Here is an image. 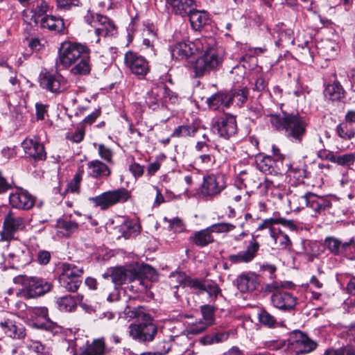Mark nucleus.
<instances>
[{
    "instance_id": "obj_1",
    "label": "nucleus",
    "mask_w": 355,
    "mask_h": 355,
    "mask_svg": "<svg viewBox=\"0 0 355 355\" xmlns=\"http://www.w3.org/2000/svg\"><path fill=\"white\" fill-rule=\"evenodd\" d=\"M272 128L282 132L292 142L301 143L306 132L307 121L299 114L271 113L266 115Z\"/></svg>"
},
{
    "instance_id": "obj_2",
    "label": "nucleus",
    "mask_w": 355,
    "mask_h": 355,
    "mask_svg": "<svg viewBox=\"0 0 355 355\" xmlns=\"http://www.w3.org/2000/svg\"><path fill=\"white\" fill-rule=\"evenodd\" d=\"M131 312L130 317L137 318V321L128 327L130 337L142 344L153 342L158 333V327L154 323L152 316L144 313L140 307L134 308Z\"/></svg>"
},
{
    "instance_id": "obj_3",
    "label": "nucleus",
    "mask_w": 355,
    "mask_h": 355,
    "mask_svg": "<svg viewBox=\"0 0 355 355\" xmlns=\"http://www.w3.org/2000/svg\"><path fill=\"white\" fill-rule=\"evenodd\" d=\"M178 101V95L172 92L164 83L153 84L147 92L145 102L153 110H157L166 103H175Z\"/></svg>"
},
{
    "instance_id": "obj_4",
    "label": "nucleus",
    "mask_w": 355,
    "mask_h": 355,
    "mask_svg": "<svg viewBox=\"0 0 355 355\" xmlns=\"http://www.w3.org/2000/svg\"><path fill=\"white\" fill-rule=\"evenodd\" d=\"M318 344L300 331H293L289 335L285 348V355H302L311 353Z\"/></svg>"
},
{
    "instance_id": "obj_5",
    "label": "nucleus",
    "mask_w": 355,
    "mask_h": 355,
    "mask_svg": "<svg viewBox=\"0 0 355 355\" xmlns=\"http://www.w3.org/2000/svg\"><path fill=\"white\" fill-rule=\"evenodd\" d=\"M21 284V295L24 298H36L49 293L52 284L46 279L37 277L21 276L17 278Z\"/></svg>"
},
{
    "instance_id": "obj_6",
    "label": "nucleus",
    "mask_w": 355,
    "mask_h": 355,
    "mask_svg": "<svg viewBox=\"0 0 355 355\" xmlns=\"http://www.w3.org/2000/svg\"><path fill=\"white\" fill-rule=\"evenodd\" d=\"M88 52L91 51L85 44L71 42L63 43L59 51L56 64L61 65L64 69H68L76 60Z\"/></svg>"
},
{
    "instance_id": "obj_7",
    "label": "nucleus",
    "mask_w": 355,
    "mask_h": 355,
    "mask_svg": "<svg viewBox=\"0 0 355 355\" xmlns=\"http://www.w3.org/2000/svg\"><path fill=\"white\" fill-rule=\"evenodd\" d=\"M130 192L125 188L110 190L89 200L95 207L105 210L116 204L124 203L130 198Z\"/></svg>"
},
{
    "instance_id": "obj_8",
    "label": "nucleus",
    "mask_w": 355,
    "mask_h": 355,
    "mask_svg": "<svg viewBox=\"0 0 355 355\" xmlns=\"http://www.w3.org/2000/svg\"><path fill=\"white\" fill-rule=\"evenodd\" d=\"M38 79L43 89L55 94L65 92L69 86L67 79L57 71L43 70Z\"/></svg>"
},
{
    "instance_id": "obj_9",
    "label": "nucleus",
    "mask_w": 355,
    "mask_h": 355,
    "mask_svg": "<svg viewBox=\"0 0 355 355\" xmlns=\"http://www.w3.org/2000/svg\"><path fill=\"white\" fill-rule=\"evenodd\" d=\"M211 130L214 135H217L221 138L230 139L237 133L236 116L227 113L214 118L211 124Z\"/></svg>"
},
{
    "instance_id": "obj_10",
    "label": "nucleus",
    "mask_w": 355,
    "mask_h": 355,
    "mask_svg": "<svg viewBox=\"0 0 355 355\" xmlns=\"http://www.w3.org/2000/svg\"><path fill=\"white\" fill-rule=\"evenodd\" d=\"M324 245L333 255L355 259V239L352 237L348 241H343L334 236H327Z\"/></svg>"
},
{
    "instance_id": "obj_11",
    "label": "nucleus",
    "mask_w": 355,
    "mask_h": 355,
    "mask_svg": "<svg viewBox=\"0 0 355 355\" xmlns=\"http://www.w3.org/2000/svg\"><path fill=\"white\" fill-rule=\"evenodd\" d=\"M221 58L214 49H209L196 59L192 65L196 77H201L211 70L215 69L220 63Z\"/></svg>"
},
{
    "instance_id": "obj_12",
    "label": "nucleus",
    "mask_w": 355,
    "mask_h": 355,
    "mask_svg": "<svg viewBox=\"0 0 355 355\" xmlns=\"http://www.w3.org/2000/svg\"><path fill=\"white\" fill-rule=\"evenodd\" d=\"M26 227L24 217L16 216L10 211L5 216L3 230L0 232V242L15 240V234Z\"/></svg>"
},
{
    "instance_id": "obj_13",
    "label": "nucleus",
    "mask_w": 355,
    "mask_h": 355,
    "mask_svg": "<svg viewBox=\"0 0 355 355\" xmlns=\"http://www.w3.org/2000/svg\"><path fill=\"white\" fill-rule=\"evenodd\" d=\"M124 63L130 71L139 78H144L150 71L146 58L137 52L129 51L125 53Z\"/></svg>"
},
{
    "instance_id": "obj_14",
    "label": "nucleus",
    "mask_w": 355,
    "mask_h": 355,
    "mask_svg": "<svg viewBox=\"0 0 355 355\" xmlns=\"http://www.w3.org/2000/svg\"><path fill=\"white\" fill-rule=\"evenodd\" d=\"M6 247L7 253H3L6 261H8L10 268H16L19 265L28 263V250L27 247L19 242L10 243L8 241Z\"/></svg>"
},
{
    "instance_id": "obj_15",
    "label": "nucleus",
    "mask_w": 355,
    "mask_h": 355,
    "mask_svg": "<svg viewBox=\"0 0 355 355\" xmlns=\"http://www.w3.org/2000/svg\"><path fill=\"white\" fill-rule=\"evenodd\" d=\"M226 187L225 176L221 173L204 176L202 193L207 196H218Z\"/></svg>"
},
{
    "instance_id": "obj_16",
    "label": "nucleus",
    "mask_w": 355,
    "mask_h": 355,
    "mask_svg": "<svg viewBox=\"0 0 355 355\" xmlns=\"http://www.w3.org/2000/svg\"><path fill=\"white\" fill-rule=\"evenodd\" d=\"M31 318L43 319L42 322H36L33 326L35 328L49 331L53 335L61 333L62 327L56 322H53L48 316V309L46 307H34L29 311Z\"/></svg>"
},
{
    "instance_id": "obj_17",
    "label": "nucleus",
    "mask_w": 355,
    "mask_h": 355,
    "mask_svg": "<svg viewBox=\"0 0 355 355\" xmlns=\"http://www.w3.org/2000/svg\"><path fill=\"white\" fill-rule=\"evenodd\" d=\"M137 273L135 280V285H130L127 287L130 291L136 293L146 292L148 287V282L146 279H153L155 275V269L147 264H141L137 267H132Z\"/></svg>"
},
{
    "instance_id": "obj_18",
    "label": "nucleus",
    "mask_w": 355,
    "mask_h": 355,
    "mask_svg": "<svg viewBox=\"0 0 355 355\" xmlns=\"http://www.w3.org/2000/svg\"><path fill=\"white\" fill-rule=\"evenodd\" d=\"M270 297L272 306L285 312L295 310L298 299L292 293L284 290H275Z\"/></svg>"
},
{
    "instance_id": "obj_19",
    "label": "nucleus",
    "mask_w": 355,
    "mask_h": 355,
    "mask_svg": "<svg viewBox=\"0 0 355 355\" xmlns=\"http://www.w3.org/2000/svg\"><path fill=\"white\" fill-rule=\"evenodd\" d=\"M136 274L132 267L128 268L116 267L110 268L107 272L103 275V277L105 279L110 277L112 282L114 284L115 286L128 282H131L132 283V285H135Z\"/></svg>"
},
{
    "instance_id": "obj_20",
    "label": "nucleus",
    "mask_w": 355,
    "mask_h": 355,
    "mask_svg": "<svg viewBox=\"0 0 355 355\" xmlns=\"http://www.w3.org/2000/svg\"><path fill=\"white\" fill-rule=\"evenodd\" d=\"M26 156L34 162L45 160L46 153L44 145L35 137H27L21 142Z\"/></svg>"
},
{
    "instance_id": "obj_21",
    "label": "nucleus",
    "mask_w": 355,
    "mask_h": 355,
    "mask_svg": "<svg viewBox=\"0 0 355 355\" xmlns=\"http://www.w3.org/2000/svg\"><path fill=\"white\" fill-rule=\"evenodd\" d=\"M0 327L6 336L13 339H23L26 336L25 327L21 323L16 322L13 316L1 320Z\"/></svg>"
},
{
    "instance_id": "obj_22",
    "label": "nucleus",
    "mask_w": 355,
    "mask_h": 355,
    "mask_svg": "<svg viewBox=\"0 0 355 355\" xmlns=\"http://www.w3.org/2000/svg\"><path fill=\"white\" fill-rule=\"evenodd\" d=\"M9 201L12 207L28 210L33 207L35 198L27 191L19 189L10 194Z\"/></svg>"
},
{
    "instance_id": "obj_23",
    "label": "nucleus",
    "mask_w": 355,
    "mask_h": 355,
    "mask_svg": "<svg viewBox=\"0 0 355 355\" xmlns=\"http://www.w3.org/2000/svg\"><path fill=\"white\" fill-rule=\"evenodd\" d=\"M83 295H66L57 297L55 303L60 311L71 313L76 311L78 304H80L84 309L85 308L86 305L83 303Z\"/></svg>"
},
{
    "instance_id": "obj_24",
    "label": "nucleus",
    "mask_w": 355,
    "mask_h": 355,
    "mask_svg": "<svg viewBox=\"0 0 355 355\" xmlns=\"http://www.w3.org/2000/svg\"><path fill=\"white\" fill-rule=\"evenodd\" d=\"M96 21L97 25L95 26V33L100 37L112 36L116 33V28L113 21L104 15L96 17ZM100 38H98L96 42H98Z\"/></svg>"
},
{
    "instance_id": "obj_25",
    "label": "nucleus",
    "mask_w": 355,
    "mask_h": 355,
    "mask_svg": "<svg viewBox=\"0 0 355 355\" xmlns=\"http://www.w3.org/2000/svg\"><path fill=\"white\" fill-rule=\"evenodd\" d=\"M332 206L331 200L327 196H320L313 193H310L307 207L313 212L314 216L322 214Z\"/></svg>"
},
{
    "instance_id": "obj_26",
    "label": "nucleus",
    "mask_w": 355,
    "mask_h": 355,
    "mask_svg": "<svg viewBox=\"0 0 355 355\" xmlns=\"http://www.w3.org/2000/svg\"><path fill=\"white\" fill-rule=\"evenodd\" d=\"M166 8L181 17L187 16L193 8V0H165Z\"/></svg>"
},
{
    "instance_id": "obj_27",
    "label": "nucleus",
    "mask_w": 355,
    "mask_h": 355,
    "mask_svg": "<svg viewBox=\"0 0 355 355\" xmlns=\"http://www.w3.org/2000/svg\"><path fill=\"white\" fill-rule=\"evenodd\" d=\"M236 285L241 293L253 291L259 285V277L254 272L243 273L237 277Z\"/></svg>"
},
{
    "instance_id": "obj_28",
    "label": "nucleus",
    "mask_w": 355,
    "mask_h": 355,
    "mask_svg": "<svg viewBox=\"0 0 355 355\" xmlns=\"http://www.w3.org/2000/svg\"><path fill=\"white\" fill-rule=\"evenodd\" d=\"M35 22L39 24L41 28H46L50 31L61 33L65 28L63 19L54 15H46L41 19H35Z\"/></svg>"
},
{
    "instance_id": "obj_29",
    "label": "nucleus",
    "mask_w": 355,
    "mask_h": 355,
    "mask_svg": "<svg viewBox=\"0 0 355 355\" xmlns=\"http://www.w3.org/2000/svg\"><path fill=\"white\" fill-rule=\"evenodd\" d=\"M348 343L336 349L325 351L327 355H355V324L347 330Z\"/></svg>"
},
{
    "instance_id": "obj_30",
    "label": "nucleus",
    "mask_w": 355,
    "mask_h": 355,
    "mask_svg": "<svg viewBox=\"0 0 355 355\" xmlns=\"http://www.w3.org/2000/svg\"><path fill=\"white\" fill-rule=\"evenodd\" d=\"M170 49L171 57L176 60H186L194 53L193 45L189 41L178 42Z\"/></svg>"
},
{
    "instance_id": "obj_31",
    "label": "nucleus",
    "mask_w": 355,
    "mask_h": 355,
    "mask_svg": "<svg viewBox=\"0 0 355 355\" xmlns=\"http://www.w3.org/2000/svg\"><path fill=\"white\" fill-rule=\"evenodd\" d=\"M70 73L76 76H83L90 74L92 70L90 52L79 58L71 64Z\"/></svg>"
},
{
    "instance_id": "obj_32",
    "label": "nucleus",
    "mask_w": 355,
    "mask_h": 355,
    "mask_svg": "<svg viewBox=\"0 0 355 355\" xmlns=\"http://www.w3.org/2000/svg\"><path fill=\"white\" fill-rule=\"evenodd\" d=\"M187 16L189 17L192 28L196 31H202L205 26L209 25L211 22L209 14L205 10L193 8Z\"/></svg>"
},
{
    "instance_id": "obj_33",
    "label": "nucleus",
    "mask_w": 355,
    "mask_h": 355,
    "mask_svg": "<svg viewBox=\"0 0 355 355\" xmlns=\"http://www.w3.org/2000/svg\"><path fill=\"white\" fill-rule=\"evenodd\" d=\"M230 103H235L239 107H242L248 101L249 89L247 86L234 85V87L228 93Z\"/></svg>"
},
{
    "instance_id": "obj_34",
    "label": "nucleus",
    "mask_w": 355,
    "mask_h": 355,
    "mask_svg": "<svg viewBox=\"0 0 355 355\" xmlns=\"http://www.w3.org/2000/svg\"><path fill=\"white\" fill-rule=\"evenodd\" d=\"M108 352L103 338L94 339L91 343L81 349L79 355H106Z\"/></svg>"
},
{
    "instance_id": "obj_35",
    "label": "nucleus",
    "mask_w": 355,
    "mask_h": 355,
    "mask_svg": "<svg viewBox=\"0 0 355 355\" xmlns=\"http://www.w3.org/2000/svg\"><path fill=\"white\" fill-rule=\"evenodd\" d=\"M89 175L94 178H102L110 176L111 170L107 164L98 159H94L87 163Z\"/></svg>"
},
{
    "instance_id": "obj_36",
    "label": "nucleus",
    "mask_w": 355,
    "mask_h": 355,
    "mask_svg": "<svg viewBox=\"0 0 355 355\" xmlns=\"http://www.w3.org/2000/svg\"><path fill=\"white\" fill-rule=\"evenodd\" d=\"M277 34V40L275 41L277 46H284L286 44H294L293 31L291 28H287L285 25H277L274 29Z\"/></svg>"
},
{
    "instance_id": "obj_37",
    "label": "nucleus",
    "mask_w": 355,
    "mask_h": 355,
    "mask_svg": "<svg viewBox=\"0 0 355 355\" xmlns=\"http://www.w3.org/2000/svg\"><path fill=\"white\" fill-rule=\"evenodd\" d=\"M209 107L213 110H223L230 107L228 93L219 92L213 94L207 99Z\"/></svg>"
},
{
    "instance_id": "obj_38",
    "label": "nucleus",
    "mask_w": 355,
    "mask_h": 355,
    "mask_svg": "<svg viewBox=\"0 0 355 355\" xmlns=\"http://www.w3.org/2000/svg\"><path fill=\"white\" fill-rule=\"evenodd\" d=\"M189 240L196 245L200 248L207 246L214 242V236L211 234L208 227L205 229L196 232L189 237Z\"/></svg>"
},
{
    "instance_id": "obj_39",
    "label": "nucleus",
    "mask_w": 355,
    "mask_h": 355,
    "mask_svg": "<svg viewBox=\"0 0 355 355\" xmlns=\"http://www.w3.org/2000/svg\"><path fill=\"white\" fill-rule=\"evenodd\" d=\"M318 49L326 60L334 59L338 53L340 47L338 44L330 40H327L318 44Z\"/></svg>"
},
{
    "instance_id": "obj_40",
    "label": "nucleus",
    "mask_w": 355,
    "mask_h": 355,
    "mask_svg": "<svg viewBox=\"0 0 355 355\" xmlns=\"http://www.w3.org/2000/svg\"><path fill=\"white\" fill-rule=\"evenodd\" d=\"M143 45L146 49H150L153 54H156L155 46L158 42L156 28L153 24L148 25L143 31Z\"/></svg>"
},
{
    "instance_id": "obj_41",
    "label": "nucleus",
    "mask_w": 355,
    "mask_h": 355,
    "mask_svg": "<svg viewBox=\"0 0 355 355\" xmlns=\"http://www.w3.org/2000/svg\"><path fill=\"white\" fill-rule=\"evenodd\" d=\"M344 89L338 82L329 84L324 91L325 98L329 101H340L344 97Z\"/></svg>"
},
{
    "instance_id": "obj_42",
    "label": "nucleus",
    "mask_w": 355,
    "mask_h": 355,
    "mask_svg": "<svg viewBox=\"0 0 355 355\" xmlns=\"http://www.w3.org/2000/svg\"><path fill=\"white\" fill-rule=\"evenodd\" d=\"M57 227L64 231V234L67 236H70L78 231L79 224L76 221L71 220L68 216L64 215L57 220Z\"/></svg>"
},
{
    "instance_id": "obj_43",
    "label": "nucleus",
    "mask_w": 355,
    "mask_h": 355,
    "mask_svg": "<svg viewBox=\"0 0 355 355\" xmlns=\"http://www.w3.org/2000/svg\"><path fill=\"white\" fill-rule=\"evenodd\" d=\"M270 237L280 249L290 250L292 247V241L289 236L280 229H277L276 230H271Z\"/></svg>"
},
{
    "instance_id": "obj_44",
    "label": "nucleus",
    "mask_w": 355,
    "mask_h": 355,
    "mask_svg": "<svg viewBox=\"0 0 355 355\" xmlns=\"http://www.w3.org/2000/svg\"><path fill=\"white\" fill-rule=\"evenodd\" d=\"M311 192H306L304 194L295 193L291 196L289 198V205L293 211H300L308 206L309 194Z\"/></svg>"
},
{
    "instance_id": "obj_45",
    "label": "nucleus",
    "mask_w": 355,
    "mask_h": 355,
    "mask_svg": "<svg viewBox=\"0 0 355 355\" xmlns=\"http://www.w3.org/2000/svg\"><path fill=\"white\" fill-rule=\"evenodd\" d=\"M60 268L61 270L60 276H63L64 278L67 279L69 277H79L81 278L83 274V268H80L73 263H61Z\"/></svg>"
},
{
    "instance_id": "obj_46",
    "label": "nucleus",
    "mask_w": 355,
    "mask_h": 355,
    "mask_svg": "<svg viewBox=\"0 0 355 355\" xmlns=\"http://www.w3.org/2000/svg\"><path fill=\"white\" fill-rule=\"evenodd\" d=\"M257 166L259 169L264 173H277V168H278V164H277L272 156L263 157L257 164Z\"/></svg>"
},
{
    "instance_id": "obj_47",
    "label": "nucleus",
    "mask_w": 355,
    "mask_h": 355,
    "mask_svg": "<svg viewBox=\"0 0 355 355\" xmlns=\"http://www.w3.org/2000/svg\"><path fill=\"white\" fill-rule=\"evenodd\" d=\"M198 131V128L192 124L181 125L176 127L171 137H193Z\"/></svg>"
},
{
    "instance_id": "obj_48",
    "label": "nucleus",
    "mask_w": 355,
    "mask_h": 355,
    "mask_svg": "<svg viewBox=\"0 0 355 355\" xmlns=\"http://www.w3.org/2000/svg\"><path fill=\"white\" fill-rule=\"evenodd\" d=\"M335 130L336 135L343 140H351L355 137L354 128L346 121L339 123Z\"/></svg>"
},
{
    "instance_id": "obj_49",
    "label": "nucleus",
    "mask_w": 355,
    "mask_h": 355,
    "mask_svg": "<svg viewBox=\"0 0 355 355\" xmlns=\"http://www.w3.org/2000/svg\"><path fill=\"white\" fill-rule=\"evenodd\" d=\"M203 292H206L208 294L210 302H214L218 295L222 296L221 289L216 282L211 280L206 281Z\"/></svg>"
},
{
    "instance_id": "obj_50",
    "label": "nucleus",
    "mask_w": 355,
    "mask_h": 355,
    "mask_svg": "<svg viewBox=\"0 0 355 355\" xmlns=\"http://www.w3.org/2000/svg\"><path fill=\"white\" fill-rule=\"evenodd\" d=\"M59 282L63 288L69 292H76L82 284V279L79 277L65 279L63 276L59 275Z\"/></svg>"
},
{
    "instance_id": "obj_51",
    "label": "nucleus",
    "mask_w": 355,
    "mask_h": 355,
    "mask_svg": "<svg viewBox=\"0 0 355 355\" xmlns=\"http://www.w3.org/2000/svg\"><path fill=\"white\" fill-rule=\"evenodd\" d=\"M82 181V175L80 173H76L73 179L67 184V187L63 191H60L61 196H64L68 192L78 194L80 193V186Z\"/></svg>"
},
{
    "instance_id": "obj_52",
    "label": "nucleus",
    "mask_w": 355,
    "mask_h": 355,
    "mask_svg": "<svg viewBox=\"0 0 355 355\" xmlns=\"http://www.w3.org/2000/svg\"><path fill=\"white\" fill-rule=\"evenodd\" d=\"M355 162V153H349L345 154L336 153L334 164L338 166L350 168Z\"/></svg>"
},
{
    "instance_id": "obj_53",
    "label": "nucleus",
    "mask_w": 355,
    "mask_h": 355,
    "mask_svg": "<svg viewBox=\"0 0 355 355\" xmlns=\"http://www.w3.org/2000/svg\"><path fill=\"white\" fill-rule=\"evenodd\" d=\"M231 73L232 75V79L234 85H239L241 83L242 85H245V67L243 64L241 63L234 66L232 71Z\"/></svg>"
},
{
    "instance_id": "obj_54",
    "label": "nucleus",
    "mask_w": 355,
    "mask_h": 355,
    "mask_svg": "<svg viewBox=\"0 0 355 355\" xmlns=\"http://www.w3.org/2000/svg\"><path fill=\"white\" fill-rule=\"evenodd\" d=\"M188 276L182 272H173L169 277L170 284L175 289L185 287Z\"/></svg>"
},
{
    "instance_id": "obj_55",
    "label": "nucleus",
    "mask_w": 355,
    "mask_h": 355,
    "mask_svg": "<svg viewBox=\"0 0 355 355\" xmlns=\"http://www.w3.org/2000/svg\"><path fill=\"white\" fill-rule=\"evenodd\" d=\"M296 285L291 281H284V282H272L270 284H268L266 286V291L268 292H272L275 290H284L288 289L293 290L295 289Z\"/></svg>"
},
{
    "instance_id": "obj_56",
    "label": "nucleus",
    "mask_w": 355,
    "mask_h": 355,
    "mask_svg": "<svg viewBox=\"0 0 355 355\" xmlns=\"http://www.w3.org/2000/svg\"><path fill=\"white\" fill-rule=\"evenodd\" d=\"M211 234L228 233L236 228V226L230 223H218L208 227Z\"/></svg>"
},
{
    "instance_id": "obj_57",
    "label": "nucleus",
    "mask_w": 355,
    "mask_h": 355,
    "mask_svg": "<svg viewBox=\"0 0 355 355\" xmlns=\"http://www.w3.org/2000/svg\"><path fill=\"white\" fill-rule=\"evenodd\" d=\"M200 309L203 317L202 320L207 324L208 326L212 324L214 321V312L216 307L213 305L206 304L202 305Z\"/></svg>"
},
{
    "instance_id": "obj_58",
    "label": "nucleus",
    "mask_w": 355,
    "mask_h": 355,
    "mask_svg": "<svg viewBox=\"0 0 355 355\" xmlns=\"http://www.w3.org/2000/svg\"><path fill=\"white\" fill-rule=\"evenodd\" d=\"M214 40L212 38L201 37L196 39L192 44L193 45V51L207 52L209 49H212Z\"/></svg>"
},
{
    "instance_id": "obj_59",
    "label": "nucleus",
    "mask_w": 355,
    "mask_h": 355,
    "mask_svg": "<svg viewBox=\"0 0 355 355\" xmlns=\"http://www.w3.org/2000/svg\"><path fill=\"white\" fill-rule=\"evenodd\" d=\"M209 326L202 320L188 324L187 332L189 335H198L205 331Z\"/></svg>"
},
{
    "instance_id": "obj_60",
    "label": "nucleus",
    "mask_w": 355,
    "mask_h": 355,
    "mask_svg": "<svg viewBox=\"0 0 355 355\" xmlns=\"http://www.w3.org/2000/svg\"><path fill=\"white\" fill-rule=\"evenodd\" d=\"M205 279H200L198 278L187 277L185 287H189L191 289L195 290L197 294H200L203 292L204 285L206 283Z\"/></svg>"
},
{
    "instance_id": "obj_61",
    "label": "nucleus",
    "mask_w": 355,
    "mask_h": 355,
    "mask_svg": "<svg viewBox=\"0 0 355 355\" xmlns=\"http://www.w3.org/2000/svg\"><path fill=\"white\" fill-rule=\"evenodd\" d=\"M259 249V243L256 241H251L245 251L242 252L245 258L250 262L254 259Z\"/></svg>"
},
{
    "instance_id": "obj_62",
    "label": "nucleus",
    "mask_w": 355,
    "mask_h": 355,
    "mask_svg": "<svg viewBox=\"0 0 355 355\" xmlns=\"http://www.w3.org/2000/svg\"><path fill=\"white\" fill-rule=\"evenodd\" d=\"M56 5L58 9L67 11L79 7L82 3L80 0H56Z\"/></svg>"
},
{
    "instance_id": "obj_63",
    "label": "nucleus",
    "mask_w": 355,
    "mask_h": 355,
    "mask_svg": "<svg viewBox=\"0 0 355 355\" xmlns=\"http://www.w3.org/2000/svg\"><path fill=\"white\" fill-rule=\"evenodd\" d=\"M259 322L268 327H273L276 323V318L266 310H261L259 313Z\"/></svg>"
},
{
    "instance_id": "obj_64",
    "label": "nucleus",
    "mask_w": 355,
    "mask_h": 355,
    "mask_svg": "<svg viewBox=\"0 0 355 355\" xmlns=\"http://www.w3.org/2000/svg\"><path fill=\"white\" fill-rule=\"evenodd\" d=\"M49 8L48 3L44 0H38L35 8H33L35 19L45 16V14L49 10Z\"/></svg>"
}]
</instances>
